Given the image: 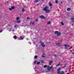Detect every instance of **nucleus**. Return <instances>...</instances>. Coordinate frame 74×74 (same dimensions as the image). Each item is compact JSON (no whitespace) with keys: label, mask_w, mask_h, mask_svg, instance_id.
Listing matches in <instances>:
<instances>
[{"label":"nucleus","mask_w":74,"mask_h":74,"mask_svg":"<svg viewBox=\"0 0 74 74\" xmlns=\"http://www.w3.org/2000/svg\"><path fill=\"white\" fill-rule=\"evenodd\" d=\"M34 58L35 59H37V56H35Z\"/></svg>","instance_id":"a878e982"},{"label":"nucleus","mask_w":74,"mask_h":74,"mask_svg":"<svg viewBox=\"0 0 74 74\" xmlns=\"http://www.w3.org/2000/svg\"><path fill=\"white\" fill-rule=\"evenodd\" d=\"M54 56H56V54H54Z\"/></svg>","instance_id":"c9c22d12"},{"label":"nucleus","mask_w":74,"mask_h":74,"mask_svg":"<svg viewBox=\"0 0 74 74\" xmlns=\"http://www.w3.org/2000/svg\"><path fill=\"white\" fill-rule=\"evenodd\" d=\"M71 20L72 22H74V17H72L71 18Z\"/></svg>","instance_id":"6e6552de"},{"label":"nucleus","mask_w":74,"mask_h":74,"mask_svg":"<svg viewBox=\"0 0 74 74\" xmlns=\"http://www.w3.org/2000/svg\"><path fill=\"white\" fill-rule=\"evenodd\" d=\"M56 45L57 46H58V47H59V46H60V45H61V43H60V42H59L58 43H56Z\"/></svg>","instance_id":"423d86ee"},{"label":"nucleus","mask_w":74,"mask_h":74,"mask_svg":"<svg viewBox=\"0 0 74 74\" xmlns=\"http://www.w3.org/2000/svg\"><path fill=\"white\" fill-rule=\"evenodd\" d=\"M55 2L56 3H58V1L57 0Z\"/></svg>","instance_id":"c756f323"},{"label":"nucleus","mask_w":74,"mask_h":74,"mask_svg":"<svg viewBox=\"0 0 74 74\" xmlns=\"http://www.w3.org/2000/svg\"><path fill=\"white\" fill-rule=\"evenodd\" d=\"M12 31H13V32H14V31H15V30H14V29H13V30H12Z\"/></svg>","instance_id":"a19ab883"},{"label":"nucleus","mask_w":74,"mask_h":74,"mask_svg":"<svg viewBox=\"0 0 74 74\" xmlns=\"http://www.w3.org/2000/svg\"><path fill=\"white\" fill-rule=\"evenodd\" d=\"M38 19H36L35 20V21H36V22H38Z\"/></svg>","instance_id":"cd10ccee"},{"label":"nucleus","mask_w":74,"mask_h":74,"mask_svg":"<svg viewBox=\"0 0 74 74\" xmlns=\"http://www.w3.org/2000/svg\"><path fill=\"white\" fill-rule=\"evenodd\" d=\"M21 22V21L20 20H18L17 21V23H20Z\"/></svg>","instance_id":"1a4fd4ad"},{"label":"nucleus","mask_w":74,"mask_h":74,"mask_svg":"<svg viewBox=\"0 0 74 74\" xmlns=\"http://www.w3.org/2000/svg\"><path fill=\"white\" fill-rule=\"evenodd\" d=\"M42 57L43 58H45V56H44V55H42Z\"/></svg>","instance_id":"58836bf2"},{"label":"nucleus","mask_w":74,"mask_h":74,"mask_svg":"<svg viewBox=\"0 0 74 74\" xmlns=\"http://www.w3.org/2000/svg\"><path fill=\"white\" fill-rule=\"evenodd\" d=\"M72 48V47H71L69 49V50H70V49H71V48Z\"/></svg>","instance_id":"c85d7f7f"},{"label":"nucleus","mask_w":74,"mask_h":74,"mask_svg":"<svg viewBox=\"0 0 74 74\" xmlns=\"http://www.w3.org/2000/svg\"><path fill=\"white\" fill-rule=\"evenodd\" d=\"M37 61H35L34 62V64H36V63H37Z\"/></svg>","instance_id":"b1692460"},{"label":"nucleus","mask_w":74,"mask_h":74,"mask_svg":"<svg viewBox=\"0 0 74 74\" xmlns=\"http://www.w3.org/2000/svg\"><path fill=\"white\" fill-rule=\"evenodd\" d=\"M20 19V18H19V17H17L16 18V20H17V21L19 20V19Z\"/></svg>","instance_id":"412c9836"},{"label":"nucleus","mask_w":74,"mask_h":74,"mask_svg":"<svg viewBox=\"0 0 74 74\" xmlns=\"http://www.w3.org/2000/svg\"><path fill=\"white\" fill-rule=\"evenodd\" d=\"M34 25V22H33L32 23V22H31L30 23V25Z\"/></svg>","instance_id":"9b49d317"},{"label":"nucleus","mask_w":74,"mask_h":74,"mask_svg":"<svg viewBox=\"0 0 74 74\" xmlns=\"http://www.w3.org/2000/svg\"><path fill=\"white\" fill-rule=\"evenodd\" d=\"M23 7H24V8H25L26 7V6H25L24 5Z\"/></svg>","instance_id":"e433bc0d"},{"label":"nucleus","mask_w":74,"mask_h":74,"mask_svg":"<svg viewBox=\"0 0 74 74\" xmlns=\"http://www.w3.org/2000/svg\"><path fill=\"white\" fill-rule=\"evenodd\" d=\"M43 55H45V53H43Z\"/></svg>","instance_id":"de8ad7c7"},{"label":"nucleus","mask_w":74,"mask_h":74,"mask_svg":"<svg viewBox=\"0 0 74 74\" xmlns=\"http://www.w3.org/2000/svg\"><path fill=\"white\" fill-rule=\"evenodd\" d=\"M41 45L42 46V47H45V45H44V43H41Z\"/></svg>","instance_id":"0eeeda50"},{"label":"nucleus","mask_w":74,"mask_h":74,"mask_svg":"<svg viewBox=\"0 0 74 74\" xmlns=\"http://www.w3.org/2000/svg\"><path fill=\"white\" fill-rule=\"evenodd\" d=\"M61 23L62 25H64V23H63V22H61Z\"/></svg>","instance_id":"bb28decb"},{"label":"nucleus","mask_w":74,"mask_h":74,"mask_svg":"<svg viewBox=\"0 0 74 74\" xmlns=\"http://www.w3.org/2000/svg\"><path fill=\"white\" fill-rule=\"evenodd\" d=\"M40 18L42 19H47V18L44 16L43 15H41L40 16Z\"/></svg>","instance_id":"39448f33"},{"label":"nucleus","mask_w":74,"mask_h":74,"mask_svg":"<svg viewBox=\"0 0 74 74\" xmlns=\"http://www.w3.org/2000/svg\"><path fill=\"white\" fill-rule=\"evenodd\" d=\"M50 24H51V21H49L47 23V25H49Z\"/></svg>","instance_id":"5701e85b"},{"label":"nucleus","mask_w":74,"mask_h":74,"mask_svg":"<svg viewBox=\"0 0 74 74\" xmlns=\"http://www.w3.org/2000/svg\"><path fill=\"white\" fill-rule=\"evenodd\" d=\"M12 9L13 10H14V6H12L11 7Z\"/></svg>","instance_id":"393cba45"},{"label":"nucleus","mask_w":74,"mask_h":74,"mask_svg":"<svg viewBox=\"0 0 74 74\" xmlns=\"http://www.w3.org/2000/svg\"><path fill=\"white\" fill-rule=\"evenodd\" d=\"M61 70V68H59L58 70L57 73L59 74H63L64 73V71H62V73H61V71L60 70Z\"/></svg>","instance_id":"f03ea898"},{"label":"nucleus","mask_w":74,"mask_h":74,"mask_svg":"<svg viewBox=\"0 0 74 74\" xmlns=\"http://www.w3.org/2000/svg\"><path fill=\"white\" fill-rule=\"evenodd\" d=\"M39 0H36L34 1L35 3H37V2H38Z\"/></svg>","instance_id":"f3484780"},{"label":"nucleus","mask_w":74,"mask_h":74,"mask_svg":"<svg viewBox=\"0 0 74 74\" xmlns=\"http://www.w3.org/2000/svg\"><path fill=\"white\" fill-rule=\"evenodd\" d=\"M67 10L68 11H70L71 10V8H68L67 9Z\"/></svg>","instance_id":"f8f14e48"},{"label":"nucleus","mask_w":74,"mask_h":74,"mask_svg":"<svg viewBox=\"0 0 74 74\" xmlns=\"http://www.w3.org/2000/svg\"><path fill=\"white\" fill-rule=\"evenodd\" d=\"M3 32V31H2V30H0V33H1V32Z\"/></svg>","instance_id":"f704fd0d"},{"label":"nucleus","mask_w":74,"mask_h":74,"mask_svg":"<svg viewBox=\"0 0 74 74\" xmlns=\"http://www.w3.org/2000/svg\"><path fill=\"white\" fill-rule=\"evenodd\" d=\"M52 8H53L52 7H51V9H52Z\"/></svg>","instance_id":"49530a36"},{"label":"nucleus","mask_w":74,"mask_h":74,"mask_svg":"<svg viewBox=\"0 0 74 74\" xmlns=\"http://www.w3.org/2000/svg\"><path fill=\"white\" fill-rule=\"evenodd\" d=\"M53 62V61L52 60H51V61H50L49 62V64L50 65H51V64Z\"/></svg>","instance_id":"9d476101"},{"label":"nucleus","mask_w":74,"mask_h":74,"mask_svg":"<svg viewBox=\"0 0 74 74\" xmlns=\"http://www.w3.org/2000/svg\"><path fill=\"white\" fill-rule=\"evenodd\" d=\"M60 3H61L62 4H63V3L62 2H61Z\"/></svg>","instance_id":"ea45409f"},{"label":"nucleus","mask_w":74,"mask_h":74,"mask_svg":"<svg viewBox=\"0 0 74 74\" xmlns=\"http://www.w3.org/2000/svg\"><path fill=\"white\" fill-rule=\"evenodd\" d=\"M47 65H45L43 67L44 68H46V67H47Z\"/></svg>","instance_id":"a211bd4d"},{"label":"nucleus","mask_w":74,"mask_h":74,"mask_svg":"<svg viewBox=\"0 0 74 74\" xmlns=\"http://www.w3.org/2000/svg\"><path fill=\"white\" fill-rule=\"evenodd\" d=\"M42 0V1H43V0Z\"/></svg>","instance_id":"8fccbe9b"},{"label":"nucleus","mask_w":74,"mask_h":74,"mask_svg":"<svg viewBox=\"0 0 74 74\" xmlns=\"http://www.w3.org/2000/svg\"><path fill=\"white\" fill-rule=\"evenodd\" d=\"M53 66H48L47 67V70L46 71L47 72H49V71L51 69H53Z\"/></svg>","instance_id":"7ed1b4c3"},{"label":"nucleus","mask_w":74,"mask_h":74,"mask_svg":"<svg viewBox=\"0 0 74 74\" xmlns=\"http://www.w3.org/2000/svg\"><path fill=\"white\" fill-rule=\"evenodd\" d=\"M27 19H30V18L29 17H27Z\"/></svg>","instance_id":"473e14b6"},{"label":"nucleus","mask_w":74,"mask_h":74,"mask_svg":"<svg viewBox=\"0 0 74 74\" xmlns=\"http://www.w3.org/2000/svg\"><path fill=\"white\" fill-rule=\"evenodd\" d=\"M42 42V41H40V43H42V42Z\"/></svg>","instance_id":"79ce46f5"},{"label":"nucleus","mask_w":74,"mask_h":74,"mask_svg":"<svg viewBox=\"0 0 74 74\" xmlns=\"http://www.w3.org/2000/svg\"><path fill=\"white\" fill-rule=\"evenodd\" d=\"M72 26H73V23L72 24Z\"/></svg>","instance_id":"a18cd8bd"},{"label":"nucleus","mask_w":74,"mask_h":74,"mask_svg":"<svg viewBox=\"0 0 74 74\" xmlns=\"http://www.w3.org/2000/svg\"><path fill=\"white\" fill-rule=\"evenodd\" d=\"M41 62L42 63H44V61L43 60H41Z\"/></svg>","instance_id":"72a5a7b5"},{"label":"nucleus","mask_w":74,"mask_h":74,"mask_svg":"<svg viewBox=\"0 0 74 74\" xmlns=\"http://www.w3.org/2000/svg\"><path fill=\"white\" fill-rule=\"evenodd\" d=\"M13 38L14 39H16V38H17V36H13Z\"/></svg>","instance_id":"4468645a"},{"label":"nucleus","mask_w":74,"mask_h":74,"mask_svg":"<svg viewBox=\"0 0 74 74\" xmlns=\"http://www.w3.org/2000/svg\"><path fill=\"white\" fill-rule=\"evenodd\" d=\"M55 33L56 34H57V36H60L61 35V33L60 32H58V31H56L55 32Z\"/></svg>","instance_id":"20e7f679"},{"label":"nucleus","mask_w":74,"mask_h":74,"mask_svg":"<svg viewBox=\"0 0 74 74\" xmlns=\"http://www.w3.org/2000/svg\"><path fill=\"white\" fill-rule=\"evenodd\" d=\"M64 67H66V65H65L64 66Z\"/></svg>","instance_id":"09e8293b"},{"label":"nucleus","mask_w":74,"mask_h":74,"mask_svg":"<svg viewBox=\"0 0 74 74\" xmlns=\"http://www.w3.org/2000/svg\"><path fill=\"white\" fill-rule=\"evenodd\" d=\"M60 63L59 62L58 64L56 65V66H60Z\"/></svg>","instance_id":"aec40b11"},{"label":"nucleus","mask_w":74,"mask_h":74,"mask_svg":"<svg viewBox=\"0 0 74 74\" xmlns=\"http://www.w3.org/2000/svg\"><path fill=\"white\" fill-rule=\"evenodd\" d=\"M48 6L46 5L45 8H43L44 11L46 12V13H49L50 12V11L49 10H48Z\"/></svg>","instance_id":"f257e3e1"},{"label":"nucleus","mask_w":74,"mask_h":74,"mask_svg":"<svg viewBox=\"0 0 74 74\" xmlns=\"http://www.w3.org/2000/svg\"><path fill=\"white\" fill-rule=\"evenodd\" d=\"M9 31V32H11V29H10Z\"/></svg>","instance_id":"37998d69"},{"label":"nucleus","mask_w":74,"mask_h":74,"mask_svg":"<svg viewBox=\"0 0 74 74\" xmlns=\"http://www.w3.org/2000/svg\"><path fill=\"white\" fill-rule=\"evenodd\" d=\"M64 46L65 47H70L69 45L66 44L64 45Z\"/></svg>","instance_id":"ddd939ff"},{"label":"nucleus","mask_w":74,"mask_h":74,"mask_svg":"<svg viewBox=\"0 0 74 74\" xmlns=\"http://www.w3.org/2000/svg\"><path fill=\"white\" fill-rule=\"evenodd\" d=\"M72 54H73L74 55V52L72 53Z\"/></svg>","instance_id":"c03bdc74"},{"label":"nucleus","mask_w":74,"mask_h":74,"mask_svg":"<svg viewBox=\"0 0 74 74\" xmlns=\"http://www.w3.org/2000/svg\"><path fill=\"white\" fill-rule=\"evenodd\" d=\"M18 39L19 40H21V38H20V37H19V38H18Z\"/></svg>","instance_id":"7c9ffc66"},{"label":"nucleus","mask_w":74,"mask_h":74,"mask_svg":"<svg viewBox=\"0 0 74 74\" xmlns=\"http://www.w3.org/2000/svg\"><path fill=\"white\" fill-rule=\"evenodd\" d=\"M20 40H23V38L22 37H20Z\"/></svg>","instance_id":"6ab92c4d"},{"label":"nucleus","mask_w":74,"mask_h":74,"mask_svg":"<svg viewBox=\"0 0 74 74\" xmlns=\"http://www.w3.org/2000/svg\"><path fill=\"white\" fill-rule=\"evenodd\" d=\"M14 27H16V25H14Z\"/></svg>","instance_id":"4c0bfd02"},{"label":"nucleus","mask_w":74,"mask_h":74,"mask_svg":"<svg viewBox=\"0 0 74 74\" xmlns=\"http://www.w3.org/2000/svg\"><path fill=\"white\" fill-rule=\"evenodd\" d=\"M37 64H40V62L39 61L38 62Z\"/></svg>","instance_id":"4be33fe9"},{"label":"nucleus","mask_w":74,"mask_h":74,"mask_svg":"<svg viewBox=\"0 0 74 74\" xmlns=\"http://www.w3.org/2000/svg\"><path fill=\"white\" fill-rule=\"evenodd\" d=\"M49 6L51 7V6H52V4L51 3V2H49Z\"/></svg>","instance_id":"2eb2a0df"},{"label":"nucleus","mask_w":74,"mask_h":74,"mask_svg":"<svg viewBox=\"0 0 74 74\" xmlns=\"http://www.w3.org/2000/svg\"><path fill=\"white\" fill-rule=\"evenodd\" d=\"M22 12H25V8H22Z\"/></svg>","instance_id":"dca6fc26"},{"label":"nucleus","mask_w":74,"mask_h":74,"mask_svg":"<svg viewBox=\"0 0 74 74\" xmlns=\"http://www.w3.org/2000/svg\"><path fill=\"white\" fill-rule=\"evenodd\" d=\"M9 9L10 10V11H11V10H12V8H9Z\"/></svg>","instance_id":"2f4dec72"}]
</instances>
